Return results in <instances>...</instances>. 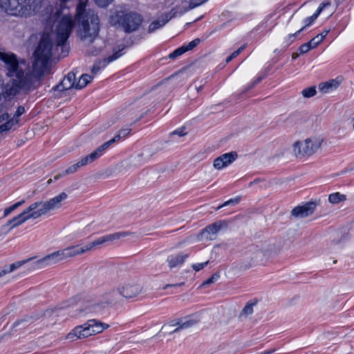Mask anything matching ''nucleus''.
I'll return each instance as SVG.
<instances>
[{"mask_svg": "<svg viewBox=\"0 0 354 354\" xmlns=\"http://www.w3.org/2000/svg\"><path fill=\"white\" fill-rule=\"evenodd\" d=\"M113 0H95L96 4L100 7H105L112 2Z\"/></svg>", "mask_w": 354, "mask_h": 354, "instance_id": "5fc2aeb1", "label": "nucleus"}, {"mask_svg": "<svg viewBox=\"0 0 354 354\" xmlns=\"http://www.w3.org/2000/svg\"><path fill=\"white\" fill-rule=\"evenodd\" d=\"M122 137L118 133L117 135H115L114 136L113 138H112L111 140L106 142L104 143V145L106 146V148L107 149L109 146H111L112 144L116 142H118Z\"/></svg>", "mask_w": 354, "mask_h": 354, "instance_id": "a18cd8bd", "label": "nucleus"}, {"mask_svg": "<svg viewBox=\"0 0 354 354\" xmlns=\"http://www.w3.org/2000/svg\"><path fill=\"white\" fill-rule=\"evenodd\" d=\"M240 200H241L240 197H236L235 198H231V199L225 201L224 203H223L220 206H218L217 207V209H221V208H222L223 207L227 206V205H236V204H238L240 202Z\"/></svg>", "mask_w": 354, "mask_h": 354, "instance_id": "4c0bfd02", "label": "nucleus"}, {"mask_svg": "<svg viewBox=\"0 0 354 354\" xmlns=\"http://www.w3.org/2000/svg\"><path fill=\"white\" fill-rule=\"evenodd\" d=\"M254 305V303L248 302L240 313L239 318L242 319L243 317H247L248 315H251L253 313V307Z\"/></svg>", "mask_w": 354, "mask_h": 354, "instance_id": "473e14b6", "label": "nucleus"}, {"mask_svg": "<svg viewBox=\"0 0 354 354\" xmlns=\"http://www.w3.org/2000/svg\"><path fill=\"white\" fill-rule=\"evenodd\" d=\"M305 29H306V26H303L302 28H301L299 30H297L294 34L289 35L288 40L290 41V43H292L294 41L295 38L298 35V34Z\"/></svg>", "mask_w": 354, "mask_h": 354, "instance_id": "6e6d98bb", "label": "nucleus"}, {"mask_svg": "<svg viewBox=\"0 0 354 354\" xmlns=\"http://www.w3.org/2000/svg\"><path fill=\"white\" fill-rule=\"evenodd\" d=\"M245 45H243L237 50H236L233 53H232L229 57H227L226 62L228 63L231 60H232L234 58L237 57L241 53V52L245 49Z\"/></svg>", "mask_w": 354, "mask_h": 354, "instance_id": "a19ab883", "label": "nucleus"}, {"mask_svg": "<svg viewBox=\"0 0 354 354\" xmlns=\"http://www.w3.org/2000/svg\"><path fill=\"white\" fill-rule=\"evenodd\" d=\"M80 167V165L78 164V162L70 166L69 167H68L63 173L62 175H68V174H73L75 173L79 168Z\"/></svg>", "mask_w": 354, "mask_h": 354, "instance_id": "ea45409f", "label": "nucleus"}, {"mask_svg": "<svg viewBox=\"0 0 354 354\" xmlns=\"http://www.w3.org/2000/svg\"><path fill=\"white\" fill-rule=\"evenodd\" d=\"M187 254H171L169 255L167 259V261L169 264V266L170 268H174L176 266H178L180 265H182L185 259L188 257Z\"/></svg>", "mask_w": 354, "mask_h": 354, "instance_id": "5701e85b", "label": "nucleus"}, {"mask_svg": "<svg viewBox=\"0 0 354 354\" xmlns=\"http://www.w3.org/2000/svg\"><path fill=\"white\" fill-rule=\"evenodd\" d=\"M53 44L48 35H43L34 53L35 60L32 63L35 71L41 73L42 77L48 72V62L52 57Z\"/></svg>", "mask_w": 354, "mask_h": 354, "instance_id": "7ed1b4c3", "label": "nucleus"}, {"mask_svg": "<svg viewBox=\"0 0 354 354\" xmlns=\"http://www.w3.org/2000/svg\"><path fill=\"white\" fill-rule=\"evenodd\" d=\"M330 6V1H327V2H324L320 4L319 7L318 8V9L317 10L316 12L313 15V16H315L316 17V19L317 18V17L319 16V15L322 12V11L327 6Z\"/></svg>", "mask_w": 354, "mask_h": 354, "instance_id": "37998d69", "label": "nucleus"}, {"mask_svg": "<svg viewBox=\"0 0 354 354\" xmlns=\"http://www.w3.org/2000/svg\"><path fill=\"white\" fill-rule=\"evenodd\" d=\"M322 140L319 138H309L304 141H297L293 145V151L296 157L304 158L314 154L321 147Z\"/></svg>", "mask_w": 354, "mask_h": 354, "instance_id": "6e6552de", "label": "nucleus"}, {"mask_svg": "<svg viewBox=\"0 0 354 354\" xmlns=\"http://www.w3.org/2000/svg\"><path fill=\"white\" fill-rule=\"evenodd\" d=\"M170 19L171 17L168 15L167 13L162 14L158 19L151 23L149 26L148 32L150 33L154 32L165 26Z\"/></svg>", "mask_w": 354, "mask_h": 354, "instance_id": "b1692460", "label": "nucleus"}, {"mask_svg": "<svg viewBox=\"0 0 354 354\" xmlns=\"http://www.w3.org/2000/svg\"><path fill=\"white\" fill-rule=\"evenodd\" d=\"M24 203V201H21L19 202H17L12 205L6 208L3 211V217L7 216L9 215L11 212H12L14 210H15L17 208H18L19 206H21Z\"/></svg>", "mask_w": 354, "mask_h": 354, "instance_id": "c9c22d12", "label": "nucleus"}, {"mask_svg": "<svg viewBox=\"0 0 354 354\" xmlns=\"http://www.w3.org/2000/svg\"><path fill=\"white\" fill-rule=\"evenodd\" d=\"M2 70L10 80L4 85V95L14 97L20 91L29 93L37 88L41 83V73L34 67L32 70L26 61L18 59L13 53L1 52Z\"/></svg>", "mask_w": 354, "mask_h": 354, "instance_id": "f257e3e1", "label": "nucleus"}, {"mask_svg": "<svg viewBox=\"0 0 354 354\" xmlns=\"http://www.w3.org/2000/svg\"><path fill=\"white\" fill-rule=\"evenodd\" d=\"M200 42H201L200 39L197 38V39L192 40L187 44L183 45V47H184L185 51L187 52V51L192 50L194 48L200 44Z\"/></svg>", "mask_w": 354, "mask_h": 354, "instance_id": "e433bc0d", "label": "nucleus"}, {"mask_svg": "<svg viewBox=\"0 0 354 354\" xmlns=\"http://www.w3.org/2000/svg\"><path fill=\"white\" fill-rule=\"evenodd\" d=\"M76 20L80 39L86 44L93 43L98 35L100 19L93 10H86V4L82 0L76 8Z\"/></svg>", "mask_w": 354, "mask_h": 354, "instance_id": "f03ea898", "label": "nucleus"}, {"mask_svg": "<svg viewBox=\"0 0 354 354\" xmlns=\"http://www.w3.org/2000/svg\"><path fill=\"white\" fill-rule=\"evenodd\" d=\"M219 158H221L222 161H223L224 167L228 166L232 162H233L236 158H237V153L236 152H230L227 153H224L219 156Z\"/></svg>", "mask_w": 354, "mask_h": 354, "instance_id": "c756f323", "label": "nucleus"}, {"mask_svg": "<svg viewBox=\"0 0 354 354\" xmlns=\"http://www.w3.org/2000/svg\"><path fill=\"white\" fill-rule=\"evenodd\" d=\"M130 233L127 232H116V233L108 234L106 236L100 237L84 246H82V247L79 246L80 254H81L86 252L90 251L104 243L112 242L115 240H118L121 238L126 237Z\"/></svg>", "mask_w": 354, "mask_h": 354, "instance_id": "f8f14e48", "label": "nucleus"}, {"mask_svg": "<svg viewBox=\"0 0 354 354\" xmlns=\"http://www.w3.org/2000/svg\"><path fill=\"white\" fill-rule=\"evenodd\" d=\"M25 112V108L22 106H19L15 115L12 116L18 122H19V117Z\"/></svg>", "mask_w": 354, "mask_h": 354, "instance_id": "79ce46f5", "label": "nucleus"}, {"mask_svg": "<svg viewBox=\"0 0 354 354\" xmlns=\"http://www.w3.org/2000/svg\"><path fill=\"white\" fill-rule=\"evenodd\" d=\"M74 22L71 16H64L59 21L55 30V39L57 47H61L62 49V56L66 57L68 55V50H64L66 47L65 44L69 37L72 31Z\"/></svg>", "mask_w": 354, "mask_h": 354, "instance_id": "0eeeda50", "label": "nucleus"}, {"mask_svg": "<svg viewBox=\"0 0 354 354\" xmlns=\"http://www.w3.org/2000/svg\"><path fill=\"white\" fill-rule=\"evenodd\" d=\"M316 19V17L315 16H311L310 17H308L305 19V26L306 28L309 26Z\"/></svg>", "mask_w": 354, "mask_h": 354, "instance_id": "052dcab7", "label": "nucleus"}, {"mask_svg": "<svg viewBox=\"0 0 354 354\" xmlns=\"http://www.w3.org/2000/svg\"><path fill=\"white\" fill-rule=\"evenodd\" d=\"M183 283H178V284H174V285L167 284V285H166V286L163 288V289H164V290H165V289H167L168 287H171V286H181V285H183Z\"/></svg>", "mask_w": 354, "mask_h": 354, "instance_id": "69168bd1", "label": "nucleus"}, {"mask_svg": "<svg viewBox=\"0 0 354 354\" xmlns=\"http://www.w3.org/2000/svg\"><path fill=\"white\" fill-rule=\"evenodd\" d=\"M67 198V194L62 192L58 196L50 199L44 203L35 202L39 205L38 208L35 209L37 215L39 217L47 214L48 212L59 208L61 206V202Z\"/></svg>", "mask_w": 354, "mask_h": 354, "instance_id": "9b49d317", "label": "nucleus"}, {"mask_svg": "<svg viewBox=\"0 0 354 354\" xmlns=\"http://www.w3.org/2000/svg\"><path fill=\"white\" fill-rule=\"evenodd\" d=\"M218 278H219V274L217 273H215V274H212L210 278H209L207 280L204 281L201 286L211 284V283L215 282Z\"/></svg>", "mask_w": 354, "mask_h": 354, "instance_id": "de8ad7c7", "label": "nucleus"}, {"mask_svg": "<svg viewBox=\"0 0 354 354\" xmlns=\"http://www.w3.org/2000/svg\"><path fill=\"white\" fill-rule=\"evenodd\" d=\"M207 0H191L190 1V7L196 8L197 6H201L203 3L206 2Z\"/></svg>", "mask_w": 354, "mask_h": 354, "instance_id": "864d4df0", "label": "nucleus"}, {"mask_svg": "<svg viewBox=\"0 0 354 354\" xmlns=\"http://www.w3.org/2000/svg\"><path fill=\"white\" fill-rule=\"evenodd\" d=\"M78 164L80 165V167H82V166H84V165H86L88 164H90L91 163V161L90 160L89 158H88V156L87 155L86 156L84 157L83 158H82L79 162H77Z\"/></svg>", "mask_w": 354, "mask_h": 354, "instance_id": "4d7b16f0", "label": "nucleus"}, {"mask_svg": "<svg viewBox=\"0 0 354 354\" xmlns=\"http://www.w3.org/2000/svg\"><path fill=\"white\" fill-rule=\"evenodd\" d=\"M316 207L314 202L307 203L301 206H297L291 211V215L297 218L306 217L313 213Z\"/></svg>", "mask_w": 354, "mask_h": 354, "instance_id": "f3484780", "label": "nucleus"}, {"mask_svg": "<svg viewBox=\"0 0 354 354\" xmlns=\"http://www.w3.org/2000/svg\"><path fill=\"white\" fill-rule=\"evenodd\" d=\"M122 137L118 133L117 135H115L114 136L113 138H112L111 140L106 142L104 143V145L106 146V148L107 149L109 146H111L112 144L116 142H118Z\"/></svg>", "mask_w": 354, "mask_h": 354, "instance_id": "c03bdc74", "label": "nucleus"}, {"mask_svg": "<svg viewBox=\"0 0 354 354\" xmlns=\"http://www.w3.org/2000/svg\"><path fill=\"white\" fill-rule=\"evenodd\" d=\"M339 86V82L337 80L322 82L319 84L318 88L323 93H327L336 89Z\"/></svg>", "mask_w": 354, "mask_h": 354, "instance_id": "a878e982", "label": "nucleus"}, {"mask_svg": "<svg viewBox=\"0 0 354 354\" xmlns=\"http://www.w3.org/2000/svg\"><path fill=\"white\" fill-rule=\"evenodd\" d=\"M25 17L30 16L41 7V0H21Z\"/></svg>", "mask_w": 354, "mask_h": 354, "instance_id": "6ab92c4d", "label": "nucleus"}, {"mask_svg": "<svg viewBox=\"0 0 354 354\" xmlns=\"http://www.w3.org/2000/svg\"><path fill=\"white\" fill-rule=\"evenodd\" d=\"M263 77H259L256 80H254L250 86V87L248 88V89H250V88H252L253 87L255 86L256 84H257L258 83H259L261 80H262Z\"/></svg>", "mask_w": 354, "mask_h": 354, "instance_id": "e2e57ef3", "label": "nucleus"}, {"mask_svg": "<svg viewBox=\"0 0 354 354\" xmlns=\"http://www.w3.org/2000/svg\"><path fill=\"white\" fill-rule=\"evenodd\" d=\"M223 225H225V223L224 221H220L218 222H215L203 229L201 235L202 238L206 240H214L216 239V234Z\"/></svg>", "mask_w": 354, "mask_h": 354, "instance_id": "dca6fc26", "label": "nucleus"}, {"mask_svg": "<svg viewBox=\"0 0 354 354\" xmlns=\"http://www.w3.org/2000/svg\"><path fill=\"white\" fill-rule=\"evenodd\" d=\"M279 250L280 249L277 248L273 243L264 244L261 248L251 246L246 252V255L250 259V263L245 268H250L252 265L261 262L264 259L278 253Z\"/></svg>", "mask_w": 354, "mask_h": 354, "instance_id": "423d86ee", "label": "nucleus"}, {"mask_svg": "<svg viewBox=\"0 0 354 354\" xmlns=\"http://www.w3.org/2000/svg\"><path fill=\"white\" fill-rule=\"evenodd\" d=\"M322 41V40H321L319 38V36L317 35L316 37H313L308 43L310 45V46L312 47V48H315Z\"/></svg>", "mask_w": 354, "mask_h": 354, "instance_id": "09e8293b", "label": "nucleus"}, {"mask_svg": "<svg viewBox=\"0 0 354 354\" xmlns=\"http://www.w3.org/2000/svg\"><path fill=\"white\" fill-rule=\"evenodd\" d=\"M106 149V146L102 145L101 146L98 147L95 151H93L92 153L88 154V158L91 162H94L97 159H98L100 157H101L104 153V151Z\"/></svg>", "mask_w": 354, "mask_h": 354, "instance_id": "7c9ffc66", "label": "nucleus"}, {"mask_svg": "<svg viewBox=\"0 0 354 354\" xmlns=\"http://www.w3.org/2000/svg\"><path fill=\"white\" fill-rule=\"evenodd\" d=\"M19 122L8 113L1 114V138L3 133L11 130Z\"/></svg>", "mask_w": 354, "mask_h": 354, "instance_id": "aec40b11", "label": "nucleus"}, {"mask_svg": "<svg viewBox=\"0 0 354 354\" xmlns=\"http://www.w3.org/2000/svg\"><path fill=\"white\" fill-rule=\"evenodd\" d=\"M119 290L122 297L131 299L138 295L141 292L142 288L138 283H129L119 288Z\"/></svg>", "mask_w": 354, "mask_h": 354, "instance_id": "a211bd4d", "label": "nucleus"}, {"mask_svg": "<svg viewBox=\"0 0 354 354\" xmlns=\"http://www.w3.org/2000/svg\"><path fill=\"white\" fill-rule=\"evenodd\" d=\"M346 199V196L344 194H341L339 192L333 193L329 195L328 201L333 204H337L341 201H344Z\"/></svg>", "mask_w": 354, "mask_h": 354, "instance_id": "2f4dec72", "label": "nucleus"}, {"mask_svg": "<svg viewBox=\"0 0 354 354\" xmlns=\"http://www.w3.org/2000/svg\"><path fill=\"white\" fill-rule=\"evenodd\" d=\"M61 250H57L54 252L46 257L37 260V261L33 262V266H32V268L35 270H39L45 268L48 266H50L58 262L63 261Z\"/></svg>", "mask_w": 354, "mask_h": 354, "instance_id": "ddd939ff", "label": "nucleus"}, {"mask_svg": "<svg viewBox=\"0 0 354 354\" xmlns=\"http://www.w3.org/2000/svg\"><path fill=\"white\" fill-rule=\"evenodd\" d=\"M37 203L31 204L27 209H26L21 214L13 217L12 219L8 220L6 223L1 226V230L10 231V230L19 226L26 221L38 218L35 209L38 208Z\"/></svg>", "mask_w": 354, "mask_h": 354, "instance_id": "1a4fd4ad", "label": "nucleus"}, {"mask_svg": "<svg viewBox=\"0 0 354 354\" xmlns=\"http://www.w3.org/2000/svg\"><path fill=\"white\" fill-rule=\"evenodd\" d=\"M187 134V133L184 132V129H179L174 131L170 133V136L178 135L180 137L184 136Z\"/></svg>", "mask_w": 354, "mask_h": 354, "instance_id": "13d9d810", "label": "nucleus"}, {"mask_svg": "<svg viewBox=\"0 0 354 354\" xmlns=\"http://www.w3.org/2000/svg\"><path fill=\"white\" fill-rule=\"evenodd\" d=\"M317 93L315 86H310L304 89L301 91L302 95L306 98H309L315 95Z\"/></svg>", "mask_w": 354, "mask_h": 354, "instance_id": "f704fd0d", "label": "nucleus"}, {"mask_svg": "<svg viewBox=\"0 0 354 354\" xmlns=\"http://www.w3.org/2000/svg\"><path fill=\"white\" fill-rule=\"evenodd\" d=\"M60 250L64 260L80 254L79 245L69 246Z\"/></svg>", "mask_w": 354, "mask_h": 354, "instance_id": "cd10ccee", "label": "nucleus"}, {"mask_svg": "<svg viewBox=\"0 0 354 354\" xmlns=\"http://www.w3.org/2000/svg\"><path fill=\"white\" fill-rule=\"evenodd\" d=\"M298 57H299V54H298V53H294L292 54V59H297Z\"/></svg>", "mask_w": 354, "mask_h": 354, "instance_id": "338daca9", "label": "nucleus"}, {"mask_svg": "<svg viewBox=\"0 0 354 354\" xmlns=\"http://www.w3.org/2000/svg\"><path fill=\"white\" fill-rule=\"evenodd\" d=\"M186 53L183 46L176 49L174 52H172L171 53L169 54V57L170 59H174L181 55H183V53Z\"/></svg>", "mask_w": 354, "mask_h": 354, "instance_id": "58836bf2", "label": "nucleus"}, {"mask_svg": "<svg viewBox=\"0 0 354 354\" xmlns=\"http://www.w3.org/2000/svg\"><path fill=\"white\" fill-rule=\"evenodd\" d=\"M93 76L88 74H82L80 77L78 82H75V88L76 89H81L85 87L89 82L92 81Z\"/></svg>", "mask_w": 354, "mask_h": 354, "instance_id": "c85d7f7f", "label": "nucleus"}, {"mask_svg": "<svg viewBox=\"0 0 354 354\" xmlns=\"http://www.w3.org/2000/svg\"><path fill=\"white\" fill-rule=\"evenodd\" d=\"M124 48L125 46L124 44L119 45L118 49H114L113 55L109 56L107 59L96 61L91 68L92 76L95 75L102 68H104L108 63L120 57L122 55L121 52Z\"/></svg>", "mask_w": 354, "mask_h": 354, "instance_id": "4468645a", "label": "nucleus"}, {"mask_svg": "<svg viewBox=\"0 0 354 354\" xmlns=\"http://www.w3.org/2000/svg\"><path fill=\"white\" fill-rule=\"evenodd\" d=\"M121 293L119 288L117 290H111L104 295L103 303H95L85 306L84 308L76 309L70 312L71 317H76L82 313H93L100 312L102 308L107 306H114L121 301Z\"/></svg>", "mask_w": 354, "mask_h": 354, "instance_id": "20e7f679", "label": "nucleus"}, {"mask_svg": "<svg viewBox=\"0 0 354 354\" xmlns=\"http://www.w3.org/2000/svg\"><path fill=\"white\" fill-rule=\"evenodd\" d=\"M311 48H312V47L310 46V45L308 42V43H306V44H302L301 46H300V47L299 48V50L301 54H304V53H306L308 52Z\"/></svg>", "mask_w": 354, "mask_h": 354, "instance_id": "8fccbe9b", "label": "nucleus"}, {"mask_svg": "<svg viewBox=\"0 0 354 354\" xmlns=\"http://www.w3.org/2000/svg\"><path fill=\"white\" fill-rule=\"evenodd\" d=\"M274 351V350H270V351H264L263 353H262V354H270V353H273Z\"/></svg>", "mask_w": 354, "mask_h": 354, "instance_id": "774afa93", "label": "nucleus"}, {"mask_svg": "<svg viewBox=\"0 0 354 354\" xmlns=\"http://www.w3.org/2000/svg\"><path fill=\"white\" fill-rule=\"evenodd\" d=\"M21 2V0H1V10L8 15L24 16V6Z\"/></svg>", "mask_w": 354, "mask_h": 354, "instance_id": "2eb2a0df", "label": "nucleus"}, {"mask_svg": "<svg viewBox=\"0 0 354 354\" xmlns=\"http://www.w3.org/2000/svg\"><path fill=\"white\" fill-rule=\"evenodd\" d=\"M109 324L98 322L95 319H91L82 326H76L72 332L69 333L66 338L73 339V337L85 338L92 335L102 333L104 329L109 328Z\"/></svg>", "mask_w": 354, "mask_h": 354, "instance_id": "39448f33", "label": "nucleus"}, {"mask_svg": "<svg viewBox=\"0 0 354 354\" xmlns=\"http://www.w3.org/2000/svg\"><path fill=\"white\" fill-rule=\"evenodd\" d=\"M101 50V46L97 48L95 46H93L87 50V53L90 55H97Z\"/></svg>", "mask_w": 354, "mask_h": 354, "instance_id": "3c124183", "label": "nucleus"}, {"mask_svg": "<svg viewBox=\"0 0 354 354\" xmlns=\"http://www.w3.org/2000/svg\"><path fill=\"white\" fill-rule=\"evenodd\" d=\"M142 16L135 12L122 13L118 17V24L126 32H132L137 30L142 24Z\"/></svg>", "mask_w": 354, "mask_h": 354, "instance_id": "9d476101", "label": "nucleus"}, {"mask_svg": "<svg viewBox=\"0 0 354 354\" xmlns=\"http://www.w3.org/2000/svg\"><path fill=\"white\" fill-rule=\"evenodd\" d=\"M169 326H176L180 327V319H174L169 322Z\"/></svg>", "mask_w": 354, "mask_h": 354, "instance_id": "680f3d73", "label": "nucleus"}, {"mask_svg": "<svg viewBox=\"0 0 354 354\" xmlns=\"http://www.w3.org/2000/svg\"><path fill=\"white\" fill-rule=\"evenodd\" d=\"M35 259V257H30V258H28V259H24L22 261H17L16 263H14L10 265V266H5L3 267V269L1 270V277L4 274H6L8 273L12 272L15 269L21 267V266H23L27 263H29L30 261L34 260Z\"/></svg>", "mask_w": 354, "mask_h": 354, "instance_id": "bb28decb", "label": "nucleus"}, {"mask_svg": "<svg viewBox=\"0 0 354 354\" xmlns=\"http://www.w3.org/2000/svg\"><path fill=\"white\" fill-rule=\"evenodd\" d=\"M194 8L190 7V1H182L180 4L177 5L174 8L171 9L169 12H167L168 15L171 17V19L177 15H182L185 12Z\"/></svg>", "mask_w": 354, "mask_h": 354, "instance_id": "4be33fe9", "label": "nucleus"}, {"mask_svg": "<svg viewBox=\"0 0 354 354\" xmlns=\"http://www.w3.org/2000/svg\"><path fill=\"white\" fill-rule=\"evenodd\" d=\"M75 78L76 77L74 73L71 72L68 73V75L64 77L62 82L59 85L56 86L55 89L58 91H64L75 88Z\"/></svg>", "mask_w": 354, "mask_h": 354, "instance_id": "412c9836", "label": "nucleus"}, {"mask_svg": "<svg viewBox=\"0 0 354 354\" xmlns=\"http://www.w3.org/2000/svg\"><path fill=\"white\" fill-rule=\"evenodd\" d=\"M32 323V322L31 319H21V320L17 322L15 324L14 328H15L16 331L18 330L26 329L28 326H30Z\"/></svg>", "mask_w": 354, "mask_h": 354, "instance_id": "72a5a7b5", "label": "nucleus"}, {"mask_svg": "<svg viewBox=\"0 0 354 354\" xmlns=\"http://www.w3.org/2000/svg\"><path fill=\"white\" fill-rule=\"evenodd\" d=\"M223 161H222V159L221 158H216L214 160V167L216 169H221L223 168H224V164H223Z\"/></svg>", "mask_w": 354, "mask_h": 354, "instance_id": "49530a36", "label": "nucleus"}, {"mask_svg": "<svg viewBox=\"0 0 354 354\" xmlns=\"http://www.w3.org/2000/svg\"><path fill=\"white\" fill-rule=\"evenodd\" d=\"M199 320L194 318L180 319V327L176 328L170 333H178L180 330H185L193 327L198 323Z\"/></svg>", "mask_w": 354, "mask_h": 354, "instance_id": "393cba45", "label": "nucleus"}, {"mask_svg": "<svg viewBox=\"0 0 354 354\" xmlns=\"http://www.w3.org/2000/svg\"><path fill=\"white\" fill-rule=\"evenodd\" d=\"M131 129H122L121 130H120L118 131V133L122 137V138H124L126 137L127 136H128L130 132H131Z\"/></svg>", "mask_w": 354, "mask_h": 354, "instance_id": "bf43d9fd", "label": "nucleus"}, {"mask_svg": "<svg viewBox=\"0 0 354 354\" xmlns=\"http://www.w3.org/2000/svg\"><path fill=\"white\" fill-rule=\"evenodd\" d=\"M208 263H209V261H207L205 263H202L193 264L192 268L196 272H198V271L202 270L203 268H204V267L206 266Z\"/></svg>", "mask_w": 354, "mask_h": 354, "instance_id": "603ef678", "label": "nucleus"}, {"mask_svg": "<svg viewBox=\"0 0 354 354\" xmlns=\"http://www.w3.org/2000/svg\"><path fill=\"white\" fill-rule=\"evenodd\" d=\"M328 32L329 30H325L321 34L317 35L319 36V38L323 41Z\"/></svg>", "mask_w": 354, "mask_h": 354, "instance_id": "0e129e2a", "label": "nucleus"}]
</instances>
